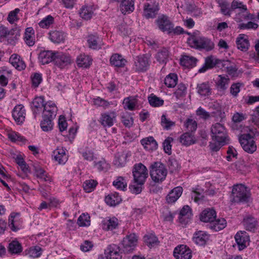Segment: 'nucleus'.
<instances>
[{
	"label": "nucleus",
	"mask_w": 259,
	"mask_h": 259,
	"mask_svg": "<svg viewBox=\"0 0 259 259\" xmlns=\"http://www.w3.org/2000/svg\"><path fill=\"white\" fill-rule=\"evenodd\" d=\"M192 253L191 249L186 245H179V258L191 259Z\"/></svg>",
	"instance_id": "obj_44"
},
{
	"label": "nucleus",
	"mask_w": 259,
	"mask_h": 259,
	"mask_svg": "<svg viewBox=\"0 0 259 259\" xmlns=\"http://www.w3.org/2000/svg\"><path fill=\"white\" fill-rule=\"evenodd\" d=\"M54 62L56 66L64 68L71 63V60L69 55L63 53H57L55 54Z\"/></svg>",
	"instance_id": "obj_13"
},
{
	"label": "nucleus",
	"mask_w": 259,
	"mask_h": 259,
	"mask_svg": "<svg viewBox=\"0 0 259 259\" xmlns=\"http://www.w3.org/2000/svg\"><path fill=\"white\" fill-rule=\"evenodd\" d=\"M242 223L246 230L252 232H254L256 230L258 226V222L256 219L251 215L245 217Z\"/></svg>",
	"instance_id": "obj_18"
},
{
	"label": "nucleus",
	"mask_w": 259,
	"mask_h": 259,
	"mask_svg": "<svg viewBox=\"0 0 259 259\" xmlns=\"http://www.w3.org/2000/svg\"><path fill=\"white\" fill-rule=\"evenodd\" d=\"M32 85L34 88L38 87L42 80V75L39 73H35L31 76Z\"/></svg>",
	"instance_id": "obj_62"
},
{
	"label": "nucleus",
	"mask_w": 259,
	"mask_h": 259,
	"mask_svg": "<svg viewBox=\"0 0 259 259\" xmlns=\"http://www.w3.org/2000/svg\"><path fill=\"white\" fill-rule=\"evenodd\" d=\"M10 63L17 70H22L25 69V64L20 59V57L15 54L11 55L9 59Z\"/></svg>",
	"instance_id": "obj_35"
},
{
	"label": "nucleus",
	"mask_w": 259,
	"mask_h": 259,
	"mask_svg": "<svg viewBox=\"0 0 259 259\" xmlns=\"http://www.w3.org/2000/svg\"><path fill=\"white\" fill-rule=\"evenodd\" d=\"M161 125L164 129L169 130L176 125V123L166 118L165 115H162L161 117Z\"/></svg>",
	"instance_id": "obj_56"
},
{
	"label": "nucleus",
	"mask_w": 259,
	"mask_h": 259,
	"mask_svg": "<svg viewBox=\"0 0 259 259\" xmlns=\"http://www.w3.org/2000/svg\"><path fill=\"white\" fill-rule=\"evenodd\" d=\"M55 54L51 51H41L38 55V60L42 65L49 64L52 61H54Z\"/></svg>",
	"instance_id": "obj_22"
},
{
	"label": "nucleus",
	"mask_w": 259,
	"mask_h": 259,
	"mask_svg": "<svg viewBox=\"0 0 259 259\" xmlns=\"http://www.w3.org/2000/svg\"><path fill=\"white\" fill-rule=\"evenodd\" d=\"M113 185L117 189L124 191L127 187L126 182L123 177H118L113 182Z\"/></svg>",
	"instance_id": "obj_51"
},
{
	"label": "nucleus",
	"mask_w": 259,
	"mask_h": 259,
	"mask_svg": "<svg viewBox=\"0 0 259 259\" xmlns=\"http://www.w3.org/2000/svg\"><path fill=\"white\" fill-rule=\"evenodd\" d=\"M106 203L110 206H115L120 203L121 198L119 194L116 193H111L105 197Z\"/></svg>",
	"instance_id": "obj_40"
},
{
	"label": "nucleus",
	"mask_w": 259,
	"mask_h": 259,
	"mask_svg": "<svg viewBox=\"0 0 259 259\" xmlns=\"http://www.w3.org/2000/svg\"><path fill=\"white\" fill-rule=\"evenodd\" d=\"M136 70L139 72L146 71L150 65L149 59L146 55L139 56L135 61Z\"/></svg>",
	"instance_id": "obj_10"
},
{
	"label": "nucleus",
	"mask_w": 259,
	"mask_h": 259,
	"mask_svg": "<svg viewBox=\"0 0 259 259\" xmlns=\"http://www.w3.org/2000/svg\"><path fill=\"white\" fill-rule=\"evenodd\" d=\"M250 194L247 188L242 184L233 186L232 190V201L234 202H246L248 201Z\"/></svg>",
	"instance_id": "obj_3"
},
{
	"label": "nucleus",
	"mask_w": 259,
	"mask_h": 259,
	"mask_svg": "<svg viewBox=\"0 0 259 259\" xmlns=\"http://www.w3.org/2000/svg\"><path fill=\"white\" fill-rule=\"evenodd\" d=\"M118 220L115 217L106 218L104 219L102 223L103 229L106 231H112L117 228Z\"/></svg>",
	"instance_id": "obj_20"
},
{
	"label": "nucleus",
	"mask_w": 259,
	"mask_h": 259,
	"mask_svg": "<svg viewBox=\"0 0 259 259\" xmlns=\"http://www.w3.org/2000/svg\"><path fill=\"white\" fill-rule=\"evenodd\" d=\"M20 217V213L14 212L9 217L8 226L14 232H17L21 228L22 221Z\"/></svg>",
	"instance_id": "obj_9"
},
{
	"label": "nucleus",
	"mask_w": 259,
	"mask_h": 259,
	"mask_svg": "<svg viewBox=\"0 0 259 259\" xmlns=\"http://www.w3.org/2000/svg\"><path fill=\"white\" fill-rule=\"evenodd\" d=\"M235 241L239 250L245 248L249 244V236L244 231L238 232L235 236Z\"/></svg>",
	"instance_id": "obj_8"
},
{
	"label": "nucleus",
	"mask_w": 259,
	"mask_h": 259,
	"mask_svg": "<svg viewBox=\"0 0 259 259\" xmlns=\"http://www.w3.org/2000/svg\"><path fill=\"white\" fill-rule=\"evenodd\" d=\"M92 62V59L89 56L85 55H80L76 59L77 65L80 67H89Z\"/></svg>",
	"instance_id": "obj_41"
},
{
	"label": "nucleus",
	"mask_w": 259,
	"mask_h": 259,
	"mask_svg": "<svg viewBox=\"0 0 259 259\" xmlns=\"http://www.w3.org/2000/svg\"><path fill=\"white\" fill-rule=\"evenodd\" d=\"M93 13L94 9L92 6H84L81 8L79 12L80 16L86 20L90 19Z\"/></svg>",
	"instance_id": "obj_43"
},
{
	"label": "nucleus",
	"mask_w": 259,
	"mask_h": 259,
	"mask_svg": "<svg viewBox=\"0 0 259 259\" xmlns=\"http://www.w3.org/2000/svg\"><path fill=\"white\" fill-rule=\"evenodd\" d=\"M229 82L230 79L227 76L220 75L215 81V87L219 92L224 94L228 87Z\"/></svg>",
	"instance_id": "obj_14"
},
{
	"label": "nucleus",
	"mask_w": 259,
	"mask_h": 259,
	"mask_svg": "<svg viewBox=\"0 0 259 259\" xmlns=\"http://www.w3.org/2000/svg\"><path fill=\"white\" fill-rule=\"evenodd\" d=\"M22 246L16 240L10 242L8 247V250L11 254H18L22 251Z\"/></svg>",
	"instance_id": "obj_38"
},
{
	"label": "nucleus",
	"mask_w": 259,
	"mask_h": 259,
	"mask_svg": "<svg viewBox=\"0 0 259 259\" xmlns=\"http://www.w3.org/2000/svg\"><path fill=\"white\" fill-rule=\"evenodd\" d=\"M227 225V222L224 218L215 219L209 225V227L214 231H219L224 229Z\"/></svg>",
	"instance_id": "obj_34"
},
{
	"label": "nucleus",
	"mask_w": 259,
	"mask_h": 259,
	"mask_svg": "<svg viewBox=\"0 0 259 259\" xmlns=\"http://www.w3.org/2000/svg\"><path fill=\"white\" fill-rule=\"evenodd\" d=\"M133 175L135 183L144 185L148 176V170L142 163L136 164L133 168Z\"/></svg>",
	"instance_id": "obj_5"
},
{
	"label": "nucleus",
	"mask_w": 259,
	"mask_h": 259,
	"mask_svg": "<svg viewBox=\"0 0 259 259\" xmlns=\"http://www.w3.org/2000/svg\"><path fill=\"white\" fill-rule=\"evenodd\" d=\"M119 4L120 11L123 14L130 13L134 10V2L133 0H122Z\"/></svg>",
	"instance_id": "obj_31"
},
{
	"label": "nucleus",
	"mask_w": 259,
	"mask_h": 259,
	"mask_svg": "<svg viewBox=\"0 0 259 259\" xmlns=\"http://www.w3.org/2000/svg\"><path fill=\"white\" fill-rule=\"evenodd\" d=\"M196 89L197 93L201 96H208L211 94V89L208 81L198 83Z\"/></svg>",
	"instance_id": "obj_29"
},
{
	"label": "nucleus",
	"mask_w": 259,
	"mask_h": 259,
	"mask_svg": "<svg viewBox=\"0 0 259 259\" xmlns=\"http://www.w3.org/2000/svg\"><path fill=\"white\" fill-rule=\"evenodd\" d=\"M218 3L221 7V12L225 15L230 16L231 10L229 8V5L228 3L224 0H219Z\"/></svg>",
	"instance_id": "obj_60"
},
{
	"label": "nucleus",
	"mask_w": 259,
	"mask_h": 259,
	"mask_svg": "<svg viewBox=\"0 0 259 259\" xmlns=\"http://www.w3.org/2000/svg\"><path fill=\"white\" fill-rule=\"evenodd\" d=\"M105 254H108L111 259H121L122 257L119 247L114 244L108 245L105 250Z\"/></svg>",
	"instance_id": "obj_24"
},
{
	"label": "nucleus",
	"mask_w": 259,
	"mask_h": 259,
	"mask_svg": "<svg viewBox=\"0 0 259 259\" xmlns=\"http://www.w3.org/2000/svg\"><path fill=\"white\" fill-rule=\"evenodd\" d=\"M178 199V187L171 190L166 197V202L169 204H172Z\"/></svg>",
	"instance_id": "obj_49"
},
{
	"label": "nucleus",
	"mask_w": 259,
	"mask_h": 259,
	"mask_svg": "<svg viewBox=\"0 0 259 259\" xmlns=\"http://www.w3.org/2000/svg\"><path fill=\"white\" fill-rule=\"evenodd\" d=\"M54 18L51 16L48 15L44 18L39 23V25L42 28H47L50 26L54 22Z\"/></svg>",
	"instance_id": "obj_64"
},
{
	"label": "nucleus",
	"mask_w": 259,
	"mask_h": 259,
	"mask_svg": "<svg viewBox=\"0 0 259 259\" xmlns=\"http://www.w3.org/2000/svg\"><path fill=\"white\" fill-rule=\"evenodd\" d=\"M45 106L44 98L43 97H37L34 99L31 104V109L33 114L35 116L39 114L41 109Z\"/></svg>",
	"instance_id": "obj_27"
},
{
	"label": "nucleus",
	"mask_w": 259,
	"mask_h": 259,
	"mask_svg": "<svg viewBox=\"0 0 259 259\" xmlns=\"http://www.w3.org/2000/svg\"><path fill=\"white\" fill-rule=\"evenodd\" d=\"M95 166L99 171H106L110 168L109 164L105 159H102L95 163Z\"/></svg>",
	"instance_id": "obj_63"
},
{
	"label": "nucleus",
	"mask_w": 259,
	"mask_h": 259,
	"mask_svg": "<svg viewBox=\"0 0 259 259\" xmlns=\"http://www.w3.org/2000/svg\"><path fill=\"white\" fill-rule=\"evenodd\" d=\"M25 114L24 107L21 104L16 106L12 111L13 118L19 124L24 121Z\"/></svg>",
	"instance_id": "obj_15"
},
{
	"label": "nucleus",
	"mask_w": 259,
	"mask_h": 259,
	"mask_svg": "<svg viewBox=\"0 0 259 259\" xmlns=\"http://www.w3.org/2000/svg\"><path fill=\"white\" fill-rule=\"evenodd\" d=\"M65 38L64 33L60 31H52L49 33V38L50 40L57 44L64 42Z\"/></svg>",
	"instance_id": "obj_36"
},
{
	"label": "nucleus",
	"mask_w": 259,
	"mask_h": 259,
	"mask_svg": "<svg viewBox=\"0 0 259 259\" xmlns=\"http://www.w3.org/2000/svg\"><path fill=\"white\" fill-rule=\"evenodd\" d=\"M42 249L38 246H34L30 247L28 250V254L33 258L39 257L42 254Z\"/></svg>",
	"instance_id": "obj_57"
},
{
	"label": "nucleus",
	"mask_w": 259,
	"mask_h": 259,
	"mask_svg": "<svg viewBox=\"0 0 259 259\" xmlns=\"http://www.w3.org/2000/svg\"><path fill=\"white\" fill-rule=\"evenodd\" d=\"M54 159L59 164H64L67 161V156L65 150L62 148H58L53 152Z\"/></svg>",
	"instance_id": "obj_32"
},
{
	"label": "nucleus",
	"mask_w": 259,
	"mask_h": 259,
	"mask_svg": "<svg viewBox=\"0 0 259 259\" xmlns=\"http://www.w3.org/2000/svg\"><path fill=\"white\" fill-rule=\"evenodd\" d=\"M116 115L114 112H106L101 114L100 123L104 127H111L116 120Z\"/></svg>",
	"instance_id": "obj_12"
},
{
	"label": "nucleus",
	"mask_w": 259,
	"mask_h": 259,
	"mask_svg": "<svg viewBox=\"0 0 259 259\" xmlns=\"http://www.w3.org/2000/svg\"><path fill=\"white\" fill-rule=\"evenodd\" d=\"M138 237L135 234H130L126 235L122 241V249L125 253L132 251L137 245Z\"/></svg>",
	"instance_id": "obj_7"
},
{
	"label": "nucleus",
	"mask_w": 259,
	"mask_h": 259,
	"mask_svg": "<svg viewBox=\"0 0 259 259\" xmlns=\"http://www.w3.org/2000/svg\"><path fill=\"white\" fill-rule=\"evenodd\" d=\"M53 118H43L40 123V126L42 131L48 132L53 128Z\"/></svg>",
	"instance_id": "obj_52"
},
{
	"label": "nucleus",
	"mask_w": 259,
	"mask_h": 259,
	"mask_svg": "<svg viewBox=\"0 0 259 259\" xmlns=\"http://www.w3.org/2000/svg\"><path fill=\"white\" fill-rule=\"evenodd\" d=\"M241 12L236 15V19L237 21L240 22L243 20H252L254 18L253 15L250 14L247 10H242Z\"/></svg>",
	"instance_id": "obj_54"
},
{
	"label": "nucleus",
	"mask_w": 259,
	"mask_h": 259,
	"mask_svg": "<svg viewBox=\"0 0 259 259\" xmlns=\"http://www.w3.org/2000/svg\"><path fill=\"white\" fill-rule=\"evenodd\" d=\"M167 170L164 164L160 161L154 162L150 166V175L155 183H161L166 178Z\"/></svg>",
	"instance_id": "obj_2"
},
{
	"label": "nucleus",
	"mask_w": 259,
	"mask_h": 259,
	"mask_svg": "<svg viewBox=\"0 0 259 259\" xmlns=\"http://www.w3.org/2000/svg\"><path fill=\"white\" fill-rule=\"evenodd\" d=\"M35 172L36 176L38 178H39L40 179H41L43 181L46 182L51 181V178L50 177V176H48L46 171L41 168L36 167Z\"/></svg>",
	"instance_id": "obj_55"
},
{
	"label": "nucleus",
	"mask_w": 259,
	"mask_h": 259,
	"mask_svg": "<svg viewBox=\"0 0 259 259\" xmlns=\"http://www.w3.org/2000/svg\"><path fill=\"white\" fill-rule=\"evenodd\" d=\"M158 3H146L144 8V15L146 18L155 17L158 11Z\"/></svg>",
	"instance_id": "obj_16"
},
{
	"label": "nucleus",
	"mask_w": 259,
	"mask_h": 259,
	"mask_svg": "<svg viewBox=\"0 0 259 259\" xmlns=\"http://www.w3.org/2000/svg\"><path fill=\"white\" fill-rule=\"evenodd\" d=\"M189 45L197 49H204L207 51L212 50L214 44L210 39L204 37L190 36L187 39Z\"/></svg>",
	"instance_id": "obj_4"
},
{
	"label": "nucleus",
	"mask_w": 259,
	"mask_h": 259,
	"mask_svg": "<svg viewBox=\"0 0 259 259\" xmlns=\"http://www.w3.org/2000/svg\"><path fill=\"white\" fill-rule=\"evenodd\" d=\"M57 107L54 103L47 102L45 103L42 112V118L54 119L56 116Z\"/></svg>",
	"instance_id": "obj_17"
},
{
	"label": "nucleus",
	"mask_w": 259,
	"mask_h": 259,
	"mask_svg": "<svg viewBox=\"0 0 259 259\" xmlns=\"http://www.w3.org/2000/svg\"><path fill=\"white\" fill-rule=\"evenodd\" d=\"M177 80L178 77L176 74L170 73L165 78L164 83L168 88H174L177 84Z\"/></svg>",
	"instance_id": "obj_48"
},
{
	"label": "nucleus",
	"mask_w": 259,
	"mask_h": 259,
	"mask_svg": "<svg viewBox=\"0 0 259 259\" xmlns=\"http://www.w3.org/2000/svg\"><path fill=\"white\" fill-rule=\"evenodd\" d=\"M212 141L210 142V149L213 151H218L221 147L227 144L229 140L227 132L225 126L220 123L212 124L211 127Z\"/></svg>",
	"instance_id": "obj_1"
},
{
	"label": "nucleus",
	"mask_w": 259,
	"mask_h": 259,
	"mask_svg": "<svg viewBox=\"0 0 259 259\" xmlns=\"http://www.w3.org/2000/svg\"><path fill=\"white\" fill-rule=\"evenodd\" d=\"M24 40L26 44L29 47L34 45V31L32 28L28 27L25 29Z\"/></svg>",
	"instance_id": "obj_42"
},
{
	"label": "nucleus",
	"mask_w": 259,
	"mask_h": 259,
	"mask_svg": "<svg viewBox=\"0 0 259 259\" xmlns=\"http://www.w3.org/2000/svg\"><path fill=\"white\" fill-rule=\"evenodd\" d=\"M216 218V212L212 208H207L204 210L201 213L200 219L203 222H209L210 224L213 222Z\"/></svg>",
	"instance_id": "obj_28"
},
{
	"label": "nucleus",
	"mask_w": 259,
	"mask_h": 259,
	"mask_svg": "<svg viewBox=\"0 0 259 259\" xmlns=\"http://www.w3.org/2000/svg\"><path fill=\"white\" fill-rule=\"evenodd\" d=\"M150 105L152 107H160L163 105L164 101L156 96L151 94L148 98Z\"/></svg>",
	"instance_id": "obj_50"
},
{
	"label": "nucleus",
	"mask_w": 259,
	"mask_h": 259,
	"mask_svg": "<svg viewBox=\"0 0 259 259\" xmlns=\"http://www.w3.org/2000/svg\"><path fill=\"white\" fill-rule=\"evenodd\" d=\"M240 143L244 150L249 153H253L256 150V146L253 137L250 134L242 135L239 138Z\"/></svg>",
	"instance_id": "obj_6"
},
{
	"label": "nucleus",
	"mask_w": 259,
	"mask_h": 259,
	"mask_svg": "<svg viewBox=\"0 0 259 259\" xmlns=\"http://www.w3.org/2000/svg\"><path fill=\"white\" fill-rule=\"evenodd\" d=\"M220 60L212 56H210L205 58V63L203 66L201 67L198 72L199 73H203L209 69L212 68L217 64H219Z\"/></svg>",
	"instance_id": "obj_26"
},
{
	"label": "nucleus",
	"mask_w": 259,
	"mask_h": 259,
	"mask_svg": "<svg viewBox=\"0 0 259 259\" xmlns=\"http://www.w3.org/2000/svg\"><path fill=\"white\" fill-rule=\"evenodd\" d=\"M144 239L145 242L149 246H153L158 243V238L152 234L145 235Z\"/></svg>",
	"instance_id": "obj_53"
},
{
	"label": "nucleus",
	"mask_w": 259,
	"mask_h": 259,
	"mask_svg": "<svg viewBox=\"0 0 259 259\" xmlns=\"http://www.w3.org/2000/svg\"><path fill=\"white\" fill-rule=\"evenodd\" d=\"M87 41L89 47L94 50L99 49L103 45L102 38L96 33L89 35Z\"/></svg>",
	"instance_id": "obj_19"
},
{
	"label": "nucleus",
	"mask_w": 259,
	"mask_h": 259,
	"mask_svg": "<svg viewBox=\"0 0 259 259\" xmlns=\"http://www.w3.org/2000/svg\"><path fill=\"white\" fill-rule=\"evenodd\" d=\"M169 56L168 51L165 48L159 51L156 55L155 58L160 63L165 64Z\"/></svg>",
	"instance_id": "obj_47"
},
{
	"label": "nucleus",
	"mask_w": 259,
	"mask_h": 259,
	"mask_svg": "<svg viewBox=\"0 0 259 259\" xmlns=\"http://www.w3.org/2000/svg\"><path fill=\"white\" fill-rule=\"evenodd\" d=\"M180 142L184 145L189 146L195 143L194 137L192 133L186 132L180 138Z\"/></svg>",
	"instance_id": "obj_45"
},
{
	"label": "nucleus",
	"mask_w": 259,
	"mask_h": 259,
	"mask_svg": "<svg viewBox=\"0 0 259 259\" xmlns=\"http://www.w3.org/2000/svg\"><path fill=\"white\" fill-rule=\"evenodd\" d=\"M97 182L93 180L85 181L83 184L84 190L88 193L92 192L95 188Z\"/></svg>",
	"instance_id": "obj_59"
},
{
	"label": "nucleus",
	"mask_w": 259,
	"mask_h": 259,
	"mask_svg": "<svg viewBox=\"0 0 259 259\" xmlns=\"http://www.w3.org/2000/svg\"><path fill=\"white\" fill-rule=\"evenodd\" d=\"M77 224L79 226H89L90 225V217L88 214L82 213L77 220Z\"/></svg>",
	"instance_id": "obj_58"
},
{
	"label": "nucleus",
	"mask_w": 259,
	"mask_h": 259,
	"mask_svg": "<svg viewBox=\"0 0 259 259\" xmlns=\"http://www.w3.org/2000/svg\"><path fill=\"white\" fill-rule=\"evenodd\" d=\"M137 104V99L134 97L125 98L123 101L124 108L132 111L135 109Z\"/></svg>",
	"instance_id": "obj_46"
},
{
	"label": "nucleus",
	"mask_w": 259,
	"mask_h": 259,
	"mask_svg": "<svg viewBox=\"0 0 259 259\" xmlns=\"http://www.w3.org/2000/svg\"><path fill=\"white\" fill-rule=\"evenodd\" d=\"M197 60L194 57L186 55L181 56L180 62L181 65L185 68H191L196 66Z\"/></svg>",
	"instance_id": "obj_23"
},
{
	"label": "nucleus",
	"mask_w": 259,
	"mask_h": 259,
	"mask_svg": "<svg viewBox=\"0 0 259 259\" xmlns=\"http://www.w3.org/2000/svg\"><path fill=\"white\" fill-rule=\"evenodd\" d=\"M141 144L148 150H155L157 148V143L153 137H149L141 140Z\"/></svg>",
	"instance_id": "obj_33"
},
{
	"label": "nucleus",
	"mask_w": 259,
	"mask_h": 259,
	"mask_svg": "<svg viewBox=\"0 0 259 259\" xmlns=\"http://www.w3.org/2000/svg\"><path fill=\"white\" fill-rule=\"evenodd\" d=\"M128 154L124 152H118L115 156L114 163L118 167L124 166L127 161Z\"/></svg>",
	"instance_id": "obj_37"
},
{
	"label": "nucleus",
	"mask_w": 259,
	"mask_h": 259,
	"mask_svg": "<svg viewBox=\"0 0 259 259\" xmlns=\"http://www.w3.org/2000/svg\"><path fill=\"white\" fill-rule=\"evenodd\" d=\"M110 62L112 65L117 67H122L125 65L126 61L121 55L114 54L111 57Z\"/></svg>",
	"instance_id": "obj_39"
},
{
	"label": "nucleus",
	"mask_w": 259,
	"mask_h": 259,
	"mask_svg": "<svg viewBox=\"0 0 259 259\" xmlns=\"http://www.w3.org/2000/svg\"><path fill=\"white\" fill-rule=\"evenodd\" d=\"M157 22L159 29L162 31H168L170 32L173 29L174 26L172 24L168 18L165 16L159 17Z\"/></svg>",
	"instance_id": "obj_21"
},
{
	"label": "nucleus",
	"mask_w": 259,
	"mask_h": 259,
	"mask_svg": "<svg viewBox=\"0 0 259 259\" xmlns=\"http://www.w3.org/2000/svg\"><path fill=\"white\" fill-rule=\"evenodd\" d=\"M185 128L188 132L195 131L197 127L196 121L192 119H188L184 124Z\"/></svg>",
	"instance_id": "obj_61"
},
{
	"label": "nucleus",
	"mask_w": 259,
	"mask_h": 259,
	"mask_svg": "<svg viewBox=\"0 0 259 259\" xmlns=\"http://www.w3.org/2000/svg\"><path fill=\"white\" fill-rule=\"evenodd\" d=\"M209 239V235L203 231L196 232L193 237V240L195 243L199 245H204Z\"/></svg>",
	"instance_id": "obj_30"
},
{
	"label": "nucleus",
	"mask_w": 259,
	"mask_h": 259,
	"mask_svg": "<svg viewBox=\"0 0 259 259\" xmlns=\"http://www.w3.org/2000/svg\"><path fill=\"white\" fill-rule=\"evenodd\" d=\"M192 215L190 207L188 205L184 206L179 212V224L185 227L190 221Z\"/></svg>",
	"instance_id": "obj_11"
},
{
	"label": "nucleus",
	"mask_w": 259,
	"mask_h": 259,
	"mask_svg": "<svg viewBox=\"0 0 259 259\" xmlns=\"http://www.w3.org/2000/svg\"><path fill=\"white\" fill-rule=\"evenodd\" d=\"M236 42L238 49L244 52L248 50L249 42L248 36L244 34H239L236 38Z\"/></svg>",
	"instance_id": "obj_25"
}]
</instances>
